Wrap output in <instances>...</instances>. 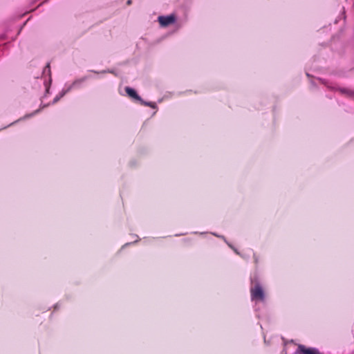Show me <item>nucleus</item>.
<instances>
[{
	"label": "nucleus",
	"instance_id": "obj_1",
	"mask_svg": "<svg viewBox=\"0 0 354 354\" xmlns=\"http://www.w3.org/2000/svg\"><path fill=\"white\" fill-rule=\"evenodd\" d=\"M251 298L252 300L254 299H260L261 301L264 300V292L259 283L256 284L254 288H251Z\"/></svg>",
	"mask_w": 354,
	"mask_h": 354
},
{
	"label": "nucleus",
	"instance_id": "obj_2",
	"mask_svg": "<svg viewBox=\"0 0 354 354\" xmlns=\"http://www.w3.org/2000/svg\"><path fill=\"white\" fill-rule=\"evenodd\" d=\"M158 20L161 26L166 27L176 21V16L174 15H170L168 16H160Z\"/></svg>",
	"mask_w": 354,
	"mask_h": 354
},
{
	"label": "nucleus",
	"instance_id": "obj_6",
	"mask_svg": "<svg viewBox=\"0 0 354 354\" xmlns=\"http://www.w3.org/2000/svg\"><path fill=\"white\" fill-rule=\"evenodd\" d=\"M341 93L346 94L348 95L354 96V91H351L347 88H341Z\"/></svg>",
	"mask_w": 354,
	"mask_h": 354
},
{
	"label": "nucleus",
	"instance_id": "obj_4",
	"mask_svg": "<svg viewBox=\"0 0 354 354\" xmlns=\"http://www.w3.org/2000/svg\"><path fill=\"white\" fill-rule=\"evenodd\" d=\"M125 91L127 93V95L129 97H131V98H133L137 101H142L140 97L138 95V93L133 88H130V87H126Z\"/></svg>",
	"mask_w": 354,
	"mask_h": 354
},
{
	"label": "nucleus",
	"instance_id": "obj_5",
	"mask_svg": "<svg viewBox=\"0 0 354 354\" xmlns=\"http://www.w3.org/2000/svg\"><path fill=\"white\" fill-rule=\"evenodd\" d=\"M66 93V91H62L59 95H56L53 99V102H57Z\"/></svg>",
	"mask_w": 354,
	"mask_h": 354
},
{
	"label": "nucleus",
	"instance_id": "obj_3",
	"mask_svg": "<svg viewBox=\"0 0 354 354\" xmlns=\"http://www.w3.org/2000/svg\"><path fill=\"white\" fill-rule=\"evenodd\" d=\"M298 351L303 354H319V351L316 348H306L303 345L299 346Z\"/></svg>",
	"mask_w": 354,
	"mask_h": 354
},
{
	"label": "nucleus",
	"instance_id": "obj_10",
	"mask_svg": "<svg viewBox=\"0 0 354 354\" xmlns=\"http://www.w3.org/2000/svg\"><path fill=\"white\" fill-rule=\"evenodd\" d=\"M93 72L94 73H98V72L95 71H93Z\"/></svg>",
	"mask_w": 354,
	"mask_h": 354
},
{
	"label": "nucleus",
	"instance_id": "obj_8",
	"mask_svg": "<svg viewBox=\"0 0 354 354\" xmlns=\"http://www.w3.org/2000/svg\"><path fill=\"white\" fill-rule=\"evenodd\" d=\"M146 104H147V106H151V107H153V104H152V103H151V102L146 103Z\"/></svg>",
	"mask_w": 354,
	"mask_h": 354
},
{
	"label": "nucleus",
	"instance_id": "obj_7",
	"mask_svg": "<svg viewBox=\"0 0 354 354\" xmlns=\"http://www.w3.org/2000/svg\"><path fill=\"white\" fill-rule=\"evenodd\" d=\"M86 78L84 77H82L81 79H79V80H77L74 81L73 83V86H76L77 84H80L82 83L83 82H84L86 80Z\"/></svg>",
	"mask_w": 354,
	"mask_h": 354
},
{
	"label": "nucleus",
	"instance_id": "obj_9",
	"mask_svg": "<svg viewBox=\"0 0 354 354\" xmlns=\"http://www.w3.org/2000/svg\"><path fill=\"white\" fill-rule=\"evenodd\" d=\"M127 3L128 5L131 4V0H128V1H127Z\"/></svg>",
	"mask_w": 354,
	"mask_h": 354
}]
</instances>
